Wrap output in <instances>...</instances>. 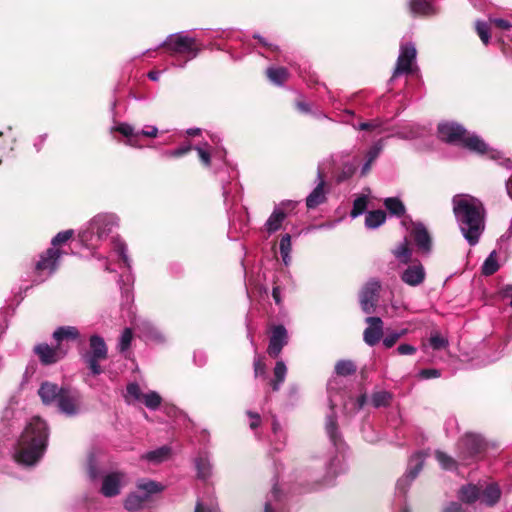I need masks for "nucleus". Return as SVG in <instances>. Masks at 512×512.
<instances>
[{"label": "nucleus", "mask_w": 512, "mask_h": 512, "mask_svg": "<svg viewBox=\"0 0 512 512\" xmlns=\"http://www.w3.org/2000/svg\"><path fill=\"white\" fill-rule=\"evenodd\" d=\"M452 204L454 216L464 238L471 246L476 245L485 227L483 204L468 194L455 195Z\"/></svg>", "instance_id": "nucleus-1"}, {"label": "nucleus", "mask_w": 512, "mask_h": 512, "mask_svg": "<svg viewBox=\"0 0 512 512\" xmlns=\"http://www.w3.org/2000/svg\"><path fill=\"white\" fill-rule=\"evenodd\" d=\"M47 441V424L39 417L32 418L18 441L15 460L23 465H34L43 456Z\"/></svg>", "instance_id": "nucleus-2"}, {"label": "nucleus", "mask_w": 512, "mask_h": 512, "mask_svg": "<svg viewBox=\"0 0 512 512\" xmlns=\"http://www.w3.org/2000/svg\"><path fill=\"white\" fill-rule=\"evenodd\" d=\"M438 136L445 142L461 144L476 153L488 154L490 158L495 160L501 159V153L499 151L490 149L481 138L475 134H468L459 124L453 122L439 124Z\"/></svg>", "instance_id": "nucleus-3"}, {"label": "nucleus", "mask_w": 512, "mask_h": 512, "mask_svg": "<svg viewBox=\"0 0 512 512\" xmlns=\"http://www.w3.org/2000/svg\"><path fill=\"white\" fill-rule=\"evenodd\" d=\"M119 219L112 213H101L93 217L79 237L87 247H96L99 242L107 239L114 228L118 227Z\"/></svg>", "instance_id": "nucleus-4"}, {"label": "nucleus", "mask_w": 512, "mask_h": 512, "mask_svg": "<svg viewBox=\"0 0 512 512\" xmlns=\"http://www.w3.org/2000/svg\"><path fill=\"white\" fill-rule=\"evenodd\" d=\"M164 44L171 55L185 54L189 60L195 58L199 52L195 39L185 32L170 35Z\"/></svg>", "instance_id": "nucleus-5"}, {"label": "nucleus", "mask_w": 512, "mask_h": 512, "mask_svg": "<svg viewBox=\"0 0 512 512\" xmlns=\"http://www.w3.org/2000/svg\"><path fill=\"white\" fill-rule=\"evenodd\" d=\"M90 348L91 353L88 355L86 362L92 374L98 375L102 371L98 362L107 357V347L103 338L93 335L90 337Z\"/></svg>", "instance_id": "nucleus-6"}, {"label": "nucleus", "mask_w": 512, "mask_h": 512, "mask_svg": "<svg viewBox=\"0 0 512 512\" xmlns=\"http://www.w3.org/2000/svg\"><path fill=\"white\" fill-rule=\"evenodd\" d=\"M425 456L421 453H415L411 456L408 468L403 477L397 481V490L405 494L411 484V482L418 476L424 465Z\"/></svg>", "instance_id": "nucleus-7"}, {"label": "nucleus", "mask_w": 512, "mask_h": 512, "mask_svg": "<svg viewBox=\"0 0 512 512\" xmlns=\"http://www.w3.org/2000/svg\"><path fill=\"white\" fill-rule=\"evenodd\" d=\"M380 288V281L374 278L367 281L363 286L360 292V305L365 313L371 314L374 312Z\"/></svg>", "instance_id": "nucleus-8"}, {"label": "nucleus", "mask_w": 512, "mask_h": 512, "mask_svg": "<svg viewBox=\"0 0 512 512\" xmlns=\"http://www.w3.org/2000/svg\"><path fill=\"white\" fill-rule=\"evenodd\" d=\"M416 47L413 43L401 45L397 64L393 72V77L401 74H409L412 72V64L416 59Z\"/></svg>", "instance_id": "nucleus-9"}, {"label": "nucleus", "mask_w": 512, "mask_h": 512, "mask_svg": "<svg viewBox=\"0 0 512 512\" xmlns=\"http://www.w3.org/2000/svg\"><path fill=\"white\" fill-rule=\"evenodd\" d=\"M34 351L43 364L49 365L64 358L67 348L63 344L57 343L56 347H50L48 344L43 343L35 346Z\"/></svg>", "instance_id": "nucleus-10"}, {"label": "nucleus", "mask_w": 512, "mask_h": 512, "mask_svg": "<svg viewBox=\"0 0 512 512\" xmlns=\"http://www.w3.org/2000/svg\"><path fill=\"white\" fill-rule=\"evenodd\" d=\"M126 482L127 478L124 473H108L103 477L101 493L105 497H114L120 493L121 488L126 484Z\"/></svg>", "instance_id": "nucleus-11"}, {"label": "nucleus", "mask_w": 512, "mask_h": 512, "mask_svg": "<svg viewBox=\"0 0 512 512\" xmlns=\"http://www.w3.org/2000/svg\"><path fill=\"white\" fill-rule=\"evenodd\" d=\"M58 408L68 416L76 415L80 410V395L76 391L65 389L60 394Z\"/></svg>", "instance_id": "nucleus-12"}, {"label": "nucleus", "mask_w": 512, "mask_h": 512, "mask_svg": "<svg viewBox=\"0 0 512 512\" xmlns=\"http://www.w3.org/2000/svg\"><path fill=\"white\" fill-rule=\"evenodd\" d=\"M425 278L426 272L424 266L419 262L407 266L400 274L402 282L411 287L421 285L425 281Z\"/></svg>", "instance_id": "nucleus-13"}, {"label": "nucleus", "mask_w": 512, "mask_h": 512, "mask_svg": "<svg viewBox=\"0 0 512 512\" xmlns=\"http://www.w3.org/2000/svg\"><path fill=\"white\" fill-rule=\"evenodd\" d=\"M288 342L287 330L283 325L275 326L270 336L268 353L270 356L276 358L281 353L283 347Z\"/></svg>", "instance_id": "nucleus-14"}, {"label": "nucleus", "mask_w": 512, "mask_h": 512, "mask_svg": "<svg viewBox=\"0 0 512 512\" xmlns=\"http://www.w3.org/2000/svg\"><path fill=\"white\" fill-rule=\"evenodd\" d=\"M368 327L364 330L363 338L367 345H376L383 334V321L379 317H367Z\"/></svg>", "instance_id": "nucleus-15"}, {"label": "nucleus", "mask_w": 512, "mask_h": 512, "mask_svg": "<svg viewBox=\"0 0 512 512\" xmlns=\"http://www.w3.org/2000/svg\"><path fill=\"white\" fill-rule=\"evenodd\" d=\"M317 186L313 189V191L306 198V205L309 209L316 208L318 205L323 203L326 199L325 191H324V175L322 168L319 166L317 171Z\"/></svg>", "instance_id": "nucleus-16"}, {"label": "nucleus", "mask_w": 512, "mask_h": 512, "mask_svg": "<svg viewBox=\"0 0 512 512\" xmlns=\"http://www.w3.org/2000/svg\"><path fill=\"white\" fill-rule=\"evenodd\" d=\"M61 252L56 248H49L46 253L41 255L40 260L36 264V270L39 272L48 271V274H52L60 259Z\"/></svg>", "instance_id": "nucleus-17"}, {"label": "nucleus", "mask_w": 512, "mask_h": 512, "mask_svg": "<svg viewBox=\"0 0 512 512\" xmlns=\"http://www.w3.org/2000/svg\"><path fill=\"white\" fill-rule=\"evenodd\" d=\"M292 205L291 201L282 202L280 205L276 206L269 216L265 223V229L269 234L275 233L281 228L283 221L286 218V214L284 212V206Z\"/></svg>", "instance_id": "nucleus-18"}, {"label": "nucleus", "mask_w": 512, "mask_h": 512, "mask_svg": "<svg viewBox=\"0 0 512 512\" xmlns=\"http://www.w3.org/2000/svg\"><path fill=\"white\" fill-rule=\"evenodd\" d=\"M65 388H59L58 385L50 382L41 384L38 394L45 405L59 403L60 394L64 392Z\"/></svg>", "instance_id": "nucleus-19"}, {"label": "nucleus", "mask_w": 512, "mask_h": 512, "mask_svg": "<svg viewBox=\"0 0 512 512\" xmlns=\"http://www.w3.org/2000/svg\"><path fill=\"white\" fill-rule=\"evenodd\" d=\"M484 446V441L480 435L467 433L460 441V449L468 456H474L479 453Z\"/></svg>", "instance_id": "nucleus-20"}, {"label": "nucleus", "mask_w": 512, "mask_h": 512, "mask_svg": "<svg viewBox=\"0 0 512 512\" xmlns=\"http://www.w3.org/2000/svg\"><path fill=\"white\" fill-rule=\"evenodd\" d=\"M411 234L418 249L423 253H429L431 250V238L425 226L421 223L415 224Z\"/></svg>", "instance_id": "nucleus-21"}, {"label": "nucleus", "mask_w": 512, "mask_h": 512, "mask_svg": "<svg viewBox=\"0 0 512 512\" xmlns=\"http://www.w3.org/2000/svg\"><path fill=\"white\" fill-rule=\"evenodd\" d=\"M482 491L480 494V502L487 506L495 505L501 496V490L496 483H480Z\"/></svg>", "instance_id": "nucleus-22"}, {"label": "nucleus", "mask_w": 512, "mask_h": 512, "mask_svg": "<svg viewBox=\"0 0 512 512\" xmlns=\"http://www.w3.org/2000/svg\"><path fill=\"white\" fill-rule=\"evenodd\" d=\"M325 428L332 444L335 446L337 451L342 452L343 443L340 435L338 434L336 416L333 410L326 418Z\"/></svg>", "instance_id": "nucleus-23"}, {"label": "nucleus", "mask_w": 512, "mask_h": 512, "mask_svg": "<svg viewBox=\"0 0 512 512\" xmlns=\"http://www.w3.org/2000/svg\"><path fill=\"white\" fill-rule=\"evenodd\" d=\"M482 491V486H480V483L475 484H468L463 486L459 492H458V498L467 504H472L476 501H480V494Z\"/></svg>", "instance_id": "nucleus-24"}, {"label": "nucleus", "mask_w": 512, "mask_h": 512, "mask_svg": "<svg viewBox=\"0 0 512 512\" xmlns=\"http://www.w3.org/2000/svg\"><path fill=\"white\" fill-rule=\"evenodd\" d=\"M78 337L79 331L74 326H62L53 333V338L58 344H62L64 340H76Z\"/></svg>", "instance_id": "nucleus-25"}, {"label": "nucleus", "mask_w": 512, "mask_h": 512, "mask_svg": "<svg viewBox=\"0 0 512 512\" xmlns=\"http://www.w3.org/2000/svg\"><path fill=\"white\" fill-rule=\"evenodd\" d=\"M137 488L143 492L142 496L148 500L152 494L161 492L164 487L158 482L142 479L137 482Z\"/></svg>", "instance_id": "nucleus-26"}, {"label": "nucleus", "mask_w": 512, "mask_h": 512, "mask_svg": "<svg viewBox=\"0 0 512 512\" xmlns=\"http://www.w3.org/2000/svg\"><path fill=\"white\" fill-rule=\"evenodd\" d=\"M409 6L410 11L415 15L427 16L435 13L433 5L426 0H411Z\"/></svg>", "instance_id": "nucleus-27"}, {"label": "nucleus", "mask_w": 512, "mask_h": 512, "mask_svg": "<svg viewBox=\"0 0 512 512\" xmlns=\"http://www.w3.org/2000/svg\"><path fill=\"white\" fill-rule=\"evenodd\" d=\"M116 130L127 138L128 145L134 146V147H139V144H138L139 132L135 131L133 126H131L127 123H122L117 126Z\"/></svg>", "instance_id": "nucleus-28"}, {"label": "nucleus", "mask_w": 512, "mask_h": 512, "mask_svg": "<svg viewBox=\"0 0 512 512\" xmlns=\"http://www.w3.org/2000/svg\"><path fill=\"white\" fill-rule=\"evenodd\" d=\"M269 80L276 85H283L288 79V70L283 67H269L266 71Z\"/></svg>", "instance_id": "nucleus-29"}, {"label": "nucleus", "mask_w": 512, "mask_h": 512, "mask_svg": "<svg viewBox=\"0 0 512 512\" xmlns=\"http://www.w3.org/2000/svg\"><path fill=\"white\" fill-rule=\"evenodd\" d=\"M386 220V214L382 210L370 211L365 218V226L369 229L378 228Z\"/></svg>", "instance_id": "nucleus-30"}, {"label": "nucleus", "mask_w": 512, "mask_h": 512, "mask_svg": "<svg viewBox=\"0 0 512 512\" xmlns=\"http://www.w3.org/2000/svg\"><path fill=\"white\" fill-rule=\"evenodd\" d=\"M287 373V367L285 363L282 360H279L276 362L275 368H274V376L275 379L272 381V389L274 391H278L280 389V386L285 380Z\"/></svg>", "instance_id": "nucleus-31"}, {"label": "nucleus", "mask_w": 512, "mask_h": 512, "mask_svg": "<svg viewBox=\"0 0 512 512\" xmlns=\"http://www.w3.org/2000/svg\"><path fill=\"white\" fill-rule=\"evenodd\" d=\"M146 501L142 495L130 493L125 500L124 506L128 511L134 512L141 509Z\"/></svg>", "instance_id": "nucleus-32"}, {"label": "nucleus", "mask_w": 512, "mask_h": 512, "mask_svg": "<svg viewBox=\"0 0 512 512\" xmlns=\"http://www.w3.org/2000/svg\"><path fill=\"white\" fill-rule=\"evenodd\" d=\"M170 454V448L163 446L156 450L150 451L146 453L143 458L155 463H160L164 460H166L169 457Z\"/></svg>", "instance_id": "nucleus-33"}, {"label": "nucleus", "mask_w": 512, "mask_h": 512, "mask_svg": "<svg viewBox=\"0 0 512 512\" xmlns=\"http://www.w3.org/2000/svg\"><path fill=\"white\" fill-rule=\"evenodd\" d=\"M384 205L392 215L400 217L405 214L404 204L398 198H386Z\"/></svg>", "instance_id": "nucleus-34"}, {"label": "nucleus", "mask_w": 512, "mask_h": 512, "mask_svg": "<svg viewBox=\"0 0 512 512\" xmlns=\"http://www.w3.org/2000/svg\"><path fill=\"white\" fill-rule=\"evenodd\" d=\"M424 134V129L420 128L417 125H409L403 127L396 133V136L401 139H414L416 137L422 136Z\"/></svg>", "instance_id": "nucleus-35"}, {"label": "nucleus", "mask_w": 512, "mask_h": 512, "mask_svg": "<svg viewBox=\"0 0 512 512\" xmlns=\"http://www.w3.org/2000/svg\"><path fill=\"white\" fill-rule=\"evenodd\" d=\"M197 475L199 478L206 479L211 473V465L207 456H199L195 460Z\"/></svg>", "instance_id": "nucleus-36"}, {"label": "nucleus", "mask_w": 512, "mask_h": 512, "mask_svg": "<svg viewBox=\"0 0 512 512\" xmlns=\"http://www.w3.org/2000/svg\"><path fill=\"white\" fill-rule=\"evenodd\" d=\"M292 250V244H291V236L289 234H285L282 236L280 240V253L282 256V260L285 265H289L291 261L290 253Z\"/></svg>", "instance_id": "nucleus-37"}, {"label": "nucleus", "mask_w": 512, "mask_h": 512, "mask_svg": "<svg viewBox=\"0 0 512 512\" xmlns=\"http://www.w3.org/2000/svg\"><path fill=\"white\" fill-rule=\"evenodd\" d=\"M356 366L350 360H341L335 365V372L340 376H349L354 374Z\"/></svg>", "instance_id": "nucleus-38"}, {"label": "nucleus", "mask_w": 512, "mask_h": 512, "mask_svg": "<svg viewBox=\"0 0 512 512\" xmlns=\"http://www.w3.org/2000/svg\"><path fill=\"white\" fill-rule=\"evenodd\" d=\"M498 268L499 265L496 259V252L493 251L484 261L482 266V273L486 276H489L494 274L498 270Z\"/></svg>", "instance_id": "nucleus-39"}, {"label": "nucleus", "mask_w": 512, "mask_h": 512, "mask_svg": "<svg viewBox=\"0 0 512 512\" xmlns=\"http://www.w3.org/2000/svg\"><path fill=\"white\" fill-rule=\"evenodd\" d=\"M141 401L147 408L155 410L160 406L162 398L157 392L150 391L143 395Z\"/></svg>", "instance_id": "nucleus-40"}, {"label": "nucleus", "mask_w": 512, "mask_h": 512, "mask_svg": "<svg viewBox=\"0 0 512 512\" xmlns=\"http://www.w3.org/2000/svg\"><path fill=\"white\" fill-rule=\"evenodd\" d=\"M392 395L387 391H377L373 393L371 401L374 407H384L389 405Z\"/></svg>", "instance_id": "nucleus-41"}, {"label": "nucleus", "mask_w": 512, "mask_h": 512, "mask_svg": "<svg viewBox=\"0 0 512 512\" xmlns=\"http://www.w3.org/2000/svg\"><path fill=\"white\" fill-rule=\"evenodd\" d=\"M394 256L403 263H407L411 257V250L408 246V242L404 240L394 251Z\"/></svg>", "instance_id": "nucleus-42"}, {"label": "nucleus", "mask_w": 512, "mask_h": 512, "mask_svg": "<svg viewBox=\"0 0 512 512\" xmlns=\"http://www.w3.org/2000/svg\"><path fill=\"white\" fill-rule=\"evenodd\" d=\"M143 395L144 394L141 392L137 383H130L127 386L125 398L128 403H131L132 401H141Z\"/></svg>", "instance_id": "nucleus-43"}, {"label": "nucleus", "mask_w": 512, "mask_h": 512, "mask_svg": "<svg viewBox=\"0 0 512 512\" xmlns=\"http://www.w3.org/2000/svg\"><path fill=\"white\" fill-rule=\"evenodd\" d=\"M435 457L439 464L441 465V467L445 470H453L457 466L456 461L442 451H436Z\"/></svg>", "instance_id": "nucleus-44"}, {"label": "nucleus", "mask_w": 512, "mask_h": 512, "mask_svg": "<svg viewBox=\"0 0 512 512\" xmlns=\"http://www.w3.org/2000/svg\"><path fill=\"white\" fill-rule=\"evenodd\" d=\"M343 470V457L336 456L333 459H331L328 467H327V477L332 479L335 477L339 472Z\"/></svg>", "instance_id": "nucleus-45"}, {"label": "nucleus", "mask_w": 512, "mask_h": 512, "mask_svg": "<svg viewBox=\"0 0 512 512\" xmlns=\"http://www.w3.org/2000/svg\"><path fill=\"white\" fill-rule=\"evenodd\" d=\"M113 246L116 252L120 255L123 263L130 267V259L127 255V247L124 242H122L119 238H112Z\"/></svg>", "instance_id": "nucleus-46"}, {"label": "nucleus", "mask_w": 512, "mask_h": 512, "mask_svg": "<svg viewBox=\"0 0 512 512\" xmlns=\"http://www.w3.org/2000/svg\"><path fill=\"white\" fill-rule=\"evenodd\" d=\"M367 202H368V200H367L366 196H360V197L356 198L354 200L353 208L351 210V217L356 218L359 215H361L362 213H364V211L367 208Z\"/></svg>", "instance_id": "nucleus-47"}, {"label": "nucleus", "mask_w": 512, "mask_h": 512, "mask_svg": "<svg viewBox=\"0 0 512 512\" xmlns=\"http://www.w3.org/2000/svg\"><path fill=\"white\" fill-rule=\"evenodd\" d=\"M408 333V329H402L400 331H394L389 334L383 339V345L386 348H391L394 346V344L403 336H405Z\"/></svg>", "instance_id": "nucleus-48"}, {"label": "nucleus", "mask_w": 512, "mask_h": 512, "mask_svg": "<svg viewBox=\"0 0 512 512\" xmlns=\"http://www.w3.org/2000/svg\"><path fill=\"white\" fill-rule=\"evenodd\" d=\"M476 31H477V34L479 35L480 39L482 40V42L485 45H487L490 40V28H489L488 23H486L484 21H477L476 22Z\"/></svg>", "instance_id": "nucleus-49"}, {"label": "nucleus", "mask_w": 512, "mask_h": 512, "mask_svg": "<svg viewBox=\"0 0 512 512\" xmlns=\"http://www.w3.org/2000/svg\"><path fill=\"white\" fill-rule=\"evenodd\" d=\"M131 341H132V331L130 328H126L122 332L120 339H119V343H118L119 350L121 352L126 351L129 348Z\"/></svg>", "instance_id": "nucleus-50"}, {"label": "nucleus", "mask_w": 512, "mask_h": 512, "mask_svg": "<svg viewBox=\"0 0 512 512\" xmlns=\"http://www.w3.org/2000/svg\"><path fill=\"white\" fill-rule=\"evenodd\" d=\"M429 342L431 347L435 350H440L448 346V340L438 333L432 334Z\"/></svg>", "instance_id": "nucleus-51"}, {"label": "nucleus", "mask_w": 512, "mask_h": 512, "mask_svg": "<svg viewBox=\"0 0 512 512\" xmlns=\"http://www.w3.org/2000/svg\"><path fill=\"white\" fill-rule=\"evenodd\" d=\"M383 149V141L379 140L376 143L373 144V146L368 150L366 154V160H369V162H374L377 157L380 155L381 151Z\"/></svg>", "instance_id": "nucleus-52"}, {"label": "nucleus", "mask_w": 512, "mask_h": 512, "mask_svg": "<svg viewBox=\"0 0 512 512\" xmlns=\"http://www.w3.org/2000/svg\"><path fill=\"white\" fill-rule=\"evenodd\" d=\"M194 512H219V509L212 501L205 504L202 500H198Z\"/></svg>", "instance_id": "nucleus-53"}, {"label": "nucleus", "mask_w": 512, "mask_h": 512, "mask_svg": "<svg viewBox=\"0 0 512 512\" xmlns=\"http://www.w3.org/2000/svg\"><path fill=\"white\" fill-rule=\"evenodd\" d=\"M73 235V230H65L59 232L51 241L52 245L55 247L57 245L63 244L67 242Z\"/></svg>", "instance_id": "nucleus-54"}, {"label": "nucleus", "mask_w": 512, "mask_h": 512, "mask_svg": "<svg viewBox=\"0 0 512 512\" xmlns=\"http://www.w3.org/2000/svg\"><path fill=\"white\" fill-rule=\"evenodd\" d=\"M254 373L255 376H264L266 373L265 363L262 361V358L258 355L254 358Z\"/></svg>", "instance_id": "nucleus-55"}, {"label": "nucleus", "mask_w": 512, "mask_h": 512, "mask_svg": "<svg viewBox=\"0 0 512 512\" xmlns=\"http://www.w3.org/2000/svg\"><path fill=\"white\" fill-rule=\"evenodd\" d=\"M191 150V146H182L174 150L166 151L164 156L166 157H181Z\"/></svg>", "instance_id": "nucleus-56"}, {"label": "nucleus", "mask_w": 512, "mask_h": 512, "mask_svg": "<svg viewBox=\"0 0 512 512\" xmlns=\"http://www.w3.org/2000/svg\"><path fill=\"white\" fill-rule=\"evenodd\" d=\"M416 347L410 345V344H400L397 347V353L400 355H413L416 352Z\"/></svg>", "instance_id": "nucleus-57"}, {"label": "nucleus", "mask_w": 512, "mask_h": 512, "mask_svg": "<svg viewBox=\"0 0 512 512\" xmlns=\"http://www.w3.org/2000/svg\"><path fill=\"white\" fill-rule=\"evenodd\" d=\"M419 375L423 379H431L440 377L441 373L437 369H423L420 371Z\"/></svg>", "instance_id": "nucleus-58"}, {"label": "nucleus", "mask_w": 512, "mask_h": 512, "mask_svg": "<svg viewBox=\"0 0 512 512\" xmlns=\"http://www.w3.org/2000/svg\"><path fill=\"white\" fill-rule=\"evenodd\" d=\"M139 136L145 137H156L158 134V129L155 126H147L145 129L139 130Z\"/></svg>", "instance_id": "nucleus-59"}, {"label": "nucleus", "mask_w": 512, "mask_h": 512, "mask_svg": "<svg viewBox=\"0 0 512 512\" xmlns=\"http://www.w3.org/2000/svg\"><path fill=\"white\" fill-rule=\"evenodd\" d=\"M247 415L251 418L250 428L251 429H256L260 425V422H261L260 415L258 413H254V412H251V411H248Z\"/></svg>", "instance_id": "nucleus-60"}, {"label": "nucleus", "mask_w": 512, "mask_h": 512, "mask_svg": "<svg viewBox=\"0 0 512 512\" xmlns=\"http://www.w3.org/2000/svg\"><path fill=\"white\" fill-rule=\"evenodd\" d=\"M490 22H492L497 27L504 29V30H508L512 27V24L510 22H508L507 20L502 19V18L490 19Z\"/></svg>", "instance_id": "nucleus-61"}, {"label": "nucleus", "mask_w": 512, "mask_h": 512, "mask_svg": "<svg viewBox=\"0 0 512 512\" xmlns=\"http://www.w3.org/2000/svg\"><path fill=\"white\" fill-rule=\"evenodd\" d=\"M500 294L503 299L509 300V305L512 307V285L502 288Z\"/></svg>", "instance_id": "nucleus-62"}, {"label": "nucleus", "mask_w": 512, "mask_h": 512, "mask_svg": "<svg viewBox=\"0 0 512 512\" xmlns=\"http://www.w3.org/2000/svg\"><path fill=\"white\" fill-rule=\"evenodd\" d=\"M199 158L202 161V163L206 166L210 164V154L204 150L203 148L197 147L196 148Z\"/></svg>", "instance_id": "nucleus-63"}, {"label": "nucleus", "mask_w": 512, "mask_h": 512, "mask_svg": "<svg viewBox=\"0 0 512 512\" xmlns=\"http://www.w3.org/2000/svg\"><path fill=\"white\" fill-rule=\"evenodd\" d=\"M460 511H461V504H459L457 502H450L442 510V512H460Z\"/></svg>", "instance_id": "nucleus-64"}]
</instances>
